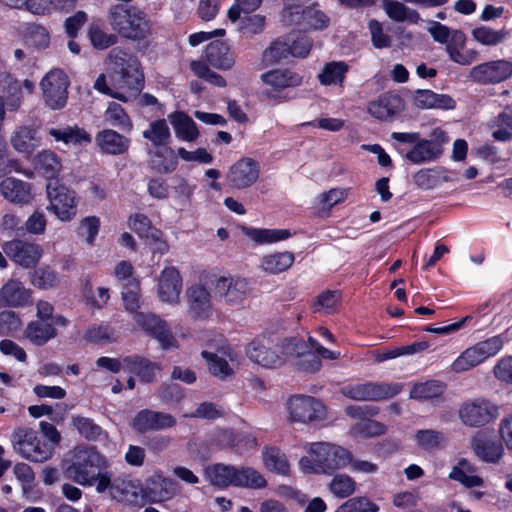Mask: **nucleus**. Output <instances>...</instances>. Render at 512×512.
Here are the masks:
<instances>
[{"mask_svg": "<svg viewBox=\"0 0 512 512\" xmlns=\"http://www.w3.org/2000/svg\"><path fill=\"white\" fill-rule=\"evenodd\" d=\"M117 68L108 75L100 74L94 88L105 95L127 102L137 96L143 86V73L140 64L134 57L119 58Z\"/></svg>", "mask_w": 512, "mask_h": 512, "instance_id": "f257e3e1", "label": "nucleus"}, {"mask_svg": "<svg viewBox=\"0 0 512 512\" xmlns=\"http://www.w3.org/2000/svg\"><path fill=\"white\" fill-rule=\"evenodd\" d=\"M391 139L398 153L416 165L437 160L443 153V145L449 141L441 128H435L430 139L421 138L418 132H392Z\"/></svg>", "mask_w": 512, "mask_h": 512, "instance_id": "f03ea898", "label": "nucleus"}, {"mask_svg": "<svg viewBox=\"0 0 512 512\" xmlns=\"http://www.w3.org/2000/svg\"><path fill=\"white\" fill-rule=\"evenodd\" d=\"M107 467V459L93 447L79 448L66 476L82 486H96L98 493H104L110 485V473L103 471Z\"/></svg>", "mask_w": 512, "mask_h": 512, "instance_id": "7ed1b4c3", "label": "nucleus"}, {"mask_svg": "<svg viewBox=\"0 0 512 512\" xmlns=\"http://www.w3.org/2000/svg\"><path fill=\"white\" fill-rule=\"evenodd\" d=\"M306 456L299 460V468L305 474L331 475L348 467L351 451L331 442H312L305 446Z\"/></svg>", "mask_w": 512, "mask_h": 512, "instance_id": "20e7f679", "label": "nucleus"}, {"mask_svg": "<svg viewBox=\"0 0 512 512\" xmlns=\"http://www.w3.org/2000/svg\"><path fill=\"white\" fill-rule=\"evenodd\" d=\"M111 29L122 38L143 41L152 35V21L143 10L136 6L115 4L107 14Z\"/></svg>", "mask_w": 512, "mask_h": 512, "instance_id": "39448f33", "label": "nucleus"}, {"mask_svg": "<svg viewBox=\"0 0 512 512\" xmlns=\"http://www.w3.org/2000/svg\"><path fill=\"white\" fill-rule=\"evenodd\" d=\"M297 351V345L289 339L275 341L268 336H260L246 347L248 358L264 368L282 366Z\"/></svg>", "mask_w": 512, "mask_h": 512, "instance_id": "423d86ee", "label": "nucleus"}, {"mask_svg": "<svg viewBox=\"0 0 512 512\" xmlns=\"http://www.w3.org/2000/svg\"><path fill=\"white\" fill-rule=\"evenodd\" d=\"M12 443L17 453L32 462H44L53 454V446L30 428H17L12 434Z\"/></svg>", "mask_w": 512, "mask_h": 512, "instance_id": "0eeeda50", "label": "nucleus"}, {"mask_svg": "<svg viewBox=\"0 0 512 512\" xmlns=\"http://www.w3.org/2000/svg\"><path fill=\"white\" fill-rule=\"evenodd\" d=\"M49 201L46 209L61 222H70L77 215V195L69 187L59 183H49L46 187Z\"/></svg>", "mask_w": 512, "mask_h": 512, "instance_id": "6e6552de", "label": "nucleus"}, {"mask_svg": "<svg viewBox=\"0 0 512 512\" xmlns=\"http://www.w3.org/2000/svg\"><path fill=\"white\" fill-rule=\"evenodd\" d=\"M402 390V384L387 382H365L347 384L341 393L355 401H379L396 396Z\"/></svg>", "mask_w": 512, "mask_h": 512, "instance_id": "1a4fd4ad", "label": "nucleus"}, {"mask_svg": "<svg viewBox=\"0 0 512 512\" xmlns=\"http://www.w3.org/2000/svg\"><path fill=\"white\" fill-rule=\"evenodd\" d=\"M69 84L68 76L62 70H50L40 82L45 104L53 110L63 108L68 99Z\"/></svg>", "mask_w": 512, "mask_h": 512, "instance_id": "9d476101", "label": "nucleus"}, {"mask_svg": "<svg viewBox=\"0 0 512 512\" xmlns=\"http://www.w3.org/2000/svg\"><path fill=\"white\" fill-rule=\"evenodd\" d=\"M498 407L485 398H475L463 402L459 408V418L470 427H481L494 420Z\"/></svg>", "mask_w": 512, "mask_h": 512, "instance_id": "9b49d317", "label": "nucleus"}, {"mask_svg": "<svg viewBox=\"0 0 512 512\" xmlns=\"http://www.w3.org/2000/svg\"><path fill=\"white\" fill-rule=\"evenodd\" d=\"M2 250L11 261L26 269L35 267L43 256L41 245L23 239L4 242Z\"/></svg>", "mask_w": 512, "mask_h": 512, "instance_id": "f8f14e48", "label": "nucleus"}, {"mask_svg": "<svg viewBox=\"0 0 512 512\" xmlns=\"http://www.w3.org/2000/svg\"><path fill=\"white\" fill-rule=\"evenodd\" d=\"M261 80L266 86L263 93L268 98L279 99L284 89L301 86L303 76L292 69L277 68L262 74Z\"/></svg>", "mask_w": 512, "mask_h": 512, "instance_id": "ddd939ff", "label": "nucleus"}, {"mask_svg": "<svg viewBox=\"0 0 512 512\" xmlns=\"http://www.w3.org/2000/svg\"><path fill=\"white\" fill-rule=\"evenodd\" d=\"M259 176V163L250 157H243L229 167L225 178L229 187L243 190L254 185Z\"/></svg>", "mask_w": 512, "mask_h": 512, "instance_id": "4468645a", "label": "nucleus"}, {"mask_svg": "<svg viewBox=\"0 0 512 512\" xmlns=\"http://www.w3.org/2000/svg\"><path fill=\"white\" fill-rule=\"evenodd\" d=\"M287 410L291 422L307 423L325 417L324 405L310 396L296 395L291 397L287 402Z\"/></svg>", "mask_w": 512, "mask_h": 512, "instance_id": "2eb2a0df", "label": "nucleus"}, {"mask_svg": "<svg viewBox=\"0 0 512 512\" xmlns=\"http://www.w3.org/2000/svg\"><path fill=\"white\" fill-rule=\"evenodd\" d=\"M133 320L145 333L159 341L163 349L177 347V340L173 336L165 320L153 313L136 312Z\"/></svg>", "mask_w": 512, "mask_h": 512, "instance_id": "dca6fc26", "label": "nucleus"}, {"mask_svg": "<svg viewBox=\"0 0 512 512\" xmlns=\"http://www.w3.org/2000/svg\"><path fill=\"white\" fill-rule=\"evenodd\" d=\"M215 296L231 307L241 306L249 292V283L245 278L222 276L214 284Z\"/></svg>", "mask_w": 512, "mask_h": 512, "instance_id": "f3484780", "label": "nucleus"}, {"mask_svg": "<svg viewBox=\"0 0 512 512\" xmlns=\"http://www.w3.org/2000/svg\"><path fill=\"white\" fill-rule=\"evenodd\" d=\"M175 424L176 419L171 414L149 409L139 411L131 421L132 429L141 434L166 430Z\"/></svg>", "mask_w": 512, "mask_h": 512, "instance_id": "a211bd4d", "label": "nucleus"}, {"mask_svg": "<svg viewBox=\"0 0 512 512\" xmlns=\"http://www.w3.org/2000/svg\"><path fill=\"white\" fill-rule=\"evenodd\" d=\"M110 495L118 502L132 505H141L144 502V489L138 479L128 477H118L112 481L108 487Z\"/></svg>", "mask_w": 512, "mask_h": 512, "instance_id": "6ab92c4d", "label": "nucleus"}, {"mask_svg": "<svg viewBox=\"0 0 512 512\" xmlns=\"http://www.w3.org/2000/svg\"><path fill=\"white\" fill-rule=\"evenodd\" d=\"M512 75V62L507 60L489 61L473 67L470 77L479 83H500Z\"/></svg>", "mask_w": 512, "mask_h": 512, "instance_id": "aec40b11", "label": "nucleus"}, {"mask_svg": "<svg viewBox=\"0 0 512 512\" xmlns=\"http://www.w3.org/2000/svg\"><path fill=\"white\" fill-rule=\"evenodd\" d=\"M144 501L160 503L172 499L178 493V484L160 473H154L145 483Z\"/></svg>", "mask_w": 512, "mask_h": 512, "instance_id": "412c9836", "label": "nucleus"}, {"mask_svg": "<svg viewBox=\"0 0 512 512\" xmlns=\"http://www.w3.org/2000/svg\"><path fill=\"white\" fill-rule=\"evenodd\" d=\"M182 290V277L173 267H165L158 277L157 294L162 302L175 305L179 302Z\"/></svg>", "mask_w": 512, "mask_h": 512, "instance_id": "4be33fe9", "label": "nucleus"}, {"mask_svg": "<svg viewBox=\"0 0 512 512\" xmlns=\"http://www.w3.org/2000/svg\"><path fill=\"white\" fill-rule=\"evenodd\" d=\"M188 312L192 318L208 319L213 306L209 290L202 284H194L186 290Z\"/></svg>", "mask_w": 512, "mask_h": 512, "instance_id": "5701e85b", "label": "nucleus"}, {"mask_svg": "<svg viewBox=\"0 0 512 512\" xmlns=\"http://www.w3.org/2000/svg\"><path fill=\"white\" fill-rule=\"evenodd\" d=\"M467 37L459 29H454L451 41L445 46L450 61L460 66H469L477 60L478 52L466 47Z\"/></svg>", "mask_w": 512, "mask_h": 512, "instance_id": "b1692460", "label": "nucleus"}, {"mask_svg": "<svg viewBox=\"0 0 512 512\" xmlns=\"http://www.w3.org/2000/svg\"><path fill=\"white\" fill-rule=\"evenodd\" d=\"M32 292L17 279L8 280L0 289V307H25L32 302Z\"/></svg>", "mask_w": 512, "mask_h": 512, "instance_id": "393cba45", "label": "nucleus"}, {"mask_svg": "<svg viewBox=\"0 0 512 512\" xmlns=\"http://www.w3.org/2000/svg\"><path fill=\"white\" fill-rule=\"evenodd\" d=\"M402 109V99L395 93L385 92L367 104V112L374 118L387 121Z\"/></svg>", "mask_w": 512, "mask_h": 512, "instance_id": "a878e982", "label": "nucleus"}, {"mask_svg": "<svg viewBox=\"0 0 512 512\" xmlns=\"http://www.w3.org/2000/svg\"><path fill=\"white\" fill-rule=\"evenodd\" d=\"M471 448L476 457L487 463H498L504 454L502 444L483 432L472 438Z\"/></svg>", "mask_w": 512, "mask_h": 512, "instance_id": "bb28decb", "label": "nucleus"}, {"mask_svg": "<svg viewBox=\"0 0 512 512\" xmlns=\"http://www.w3.org/2000/svg\"><path fill=\"white\" fill-rule=\"evenodd\" d=\"M0 193L6 200L18 205L29 204L34 198L32 184L14 177L1 181Z\"/></svg>", "mask_w": 512, "mask_h": 512, "instance_id": "cd10ccee", "label": "nucleus"}, {"mask_svg": "<svg viewBox=\"0 0 512 512\" xmlns=\"http://www.w3.org/2000/svg\"><path fill=\"white\" fill-rule=\"evenodd\" d=\"M477 471V467L468 459L460 458L452 467L448 477L466 488L482 487L484 480Z\"/></svg>", "mask_w": 512, "mask_h": 512, "instance_id": "c85d7f7f", "label": "nucleus"}, {"mask_svg": "<svg viewBox=\"0 0 512 512\" xmlns=\"http://www.w3.org/2000/svg\"><path fill=\"white\" fill-rule=\"evenodd\" d=\"M413 105L419 109L451 110L456 106L455 100L446 94L431 90H417L412 97Z\"/></svg>", "mask_w": 512, "mask_h": 512, "instance_id": "c756f323", "label": "nucleus"}, {"mask_svg": "<svg viewBox=\"0 0 512 512\" xmlns=\"http://www.w3.org/2000/svg\"><path fill=\"white\" fill-rule=\"evenodd\" d=\"M95 141L101 151L110 155H120L128 151L130 140L112 129L100 131Z\"/></svg>", "mask_w": 512, "mask_h": 512, "instance_id": "7c9ffc66", "label": "nucleus"}, {"mask_svg": "<svg viewBox=\"0 0 512 512\" xmlns=\"http://www.w3.org/2000/svg\"><path fill=\"white\" fill-rule=\"evenodd\" d=\"M349 65L345 61H330L323 65L317 79L323 86L343 87Z\"/></svg>", "mask_w": 512, "mask_h": 512, "instance_id": "2f4dec72", "label": "nucleus"}, {"mask_svg": "<svg viewBox=\"0 0 512 512\" xmlns=\"http://www.w3.org/2000/svg\"><path fill=\"white\" fill-rule=\"evenodd\" d=\"M206 59L213 67L221 70L230 69L235 63L233 53L223 41H214L207 45Z\"/></svg>", "mask_w": 512, "mask_h": 512, "instance_id": "473e14b6", "label": "nucleus"}, {"mask_svg": "<svg viewBox=\"0 0 512 512\" xmlns=\"http://www.w3.org/2000/svg\"><path fill=\"white\" fill-rule=\"evenodd\" d=\"M236 466L215 463L207 465L204 468V476L206 480L213 486L226 488L234 486V478Z\"/></svg>", "mask_w": 512, "mask_h": 512, "instance_id": "72a5a7b5", "label": "nucleus"}, {"mask_svg": "<svg viewBox=\"0 0 512 512\" xmlns=\"http://www.w3.org/2000/svg\"><path fill=\"white\" fill-rule=\"evenodd\" d=\"M170 123L174 129L175 136L179 140L194 142L199 137L196 123L184 112H174L169 115Z\"/></svg>", "mask_w": 512, "mask_h": 512, "instance_id": "f704fd0d", "label": "nucleus"}, {"mask_svg": "<svg viewBox=\"0 0 512 512\" xmlns=\"http://www.w3.org/2000/svg\"><path fill=\"white\" fill-rule=\"evenodd\" d=\"M10 141L16 151L25 154H31L40 146V137L37 135V130L30 126L16 128Z\"/></svg>", "mask_w": 512, "mask_h": 512, "instance_id": "c9c22d12", "label": "nucleus"}, {"mask_svg": "<svg viewBox=\"0 0 512 512\" xmlns=\"http://www.w3.org/2000/svg\"><path fill=\"white\" fill-rule=\"evenodd\" d=\"M487 127L491 136L499 142H507L512 139V109L505 108L502 112L489 120Z\"/></svg>", "mask_w": 512, "mask_h": 512, "instance_id": "e433bc0d", "label": "nucleus"}, {"mask_svg": "<svg viewBox=\"0 0 512 512\" xmlns=\"http://www.w3.org/2000/svg\"><path fill=\"white\" fill-rule=\"evenodd\" d=\"M126 371L133 373L144 382H151L155 379L160 366L139 356L125 357Z\"/></svg>", "mask_w": 512, "mask_h": 512, "instance_id": "4c0bfd02", "label": "nucleus"}, {"mask_svg": "<svg viewBox=\"0 0 512 512\" xmlns=\"http://www.w3.org/2000/svg\"><path fill=\"white\" fill-rule=\"evenodd\" d=\"M294 260V254L291 252H276L263 256L260 267L264 272L275 275L288 270Z\"/></svg>", "mask_w": 512, "mask_h": 512, "instance_id": "58836bf2", "label": "nucleus"}, {"mask_svg": "<svg viewBox=\"0 0 512 512\" xmlns=\"http://www.w3.org/2000/svg\"><path fill=\"white\" fill-rule=\"evenodd\" d=\"M57 335L52 323L40 320L30 322L25 329V337L37 346L44 345Z\"/></svg>", "mask_w": 512, "mask_h": 512, "instance_id": "ea45409f", "label": "nucleus"}, {"mask_svg": "<svg viewBox=\"0 0 512 512\" xmlns=\"http://www.w3.org/2000/svg\"><path fill=\"white\" fill-rule=\"evenodd\" d=\"M35 168L47 179H55L62 171L61 159L50 150H43L35 158Z\"/></svg>", "mask_w": 512, "mask_h": 512, "instance_id": "a19ab883", "label": "nucleus"}, {"mask_svg": "<svg viewBox=\"0 0 512 512\" xmlns=\"http://www.w3.org/2000/svg\"><path fill=\"white\" fill-rule=\"evenodd\" d=\"M243 233L257 244H271L290 237L289 230L286 229H264L243 227Z\"/></svg>", "mask_w": 512, "mask_h": 512, "instance_id": "79ce46f5", "label": "nucleus"}, {"mask_svg": "<svg viewBox=\"0 0 512 512\" xmlns=\"http://www.w3.org/2000/svg\"><path fill=\"white\" fill-rule=\"evenodd\" d=\"M262 460L264 466L274 473L287 475L290 471L288 459L278 447H265L262 451Z\"/></svg>", "mask_w": 512, "mask_h": 512, "instance_id": "37998d69", "label": "nucleus"}, {"mask_svg": "<svg viewBox=\"0 0 512 512\" xmlns=\"http://www.w3.org/2000/svg\"><path fill=\"white\" fill-rule=\"evenodd\" d=\"M234 487L247 489H263L267 486L264 476L251 467H236Z\"/></svg>", "mask_w": 512, "mask_h": 512, "instance_id": "c03bdc74", "label": "nucleus"}, {"mask_svg": "<svg viewBox=\"0 0 512 512\" xmlns=\"http://www.w3.org/2000/svg\"><path fill=\"white\" fill-rule=\"evenodd\" d=\"M381 7L387 16L395 22L417 23L420 20L419 14L407 7L405 4L396 0H383Z\"/></svg>", "mask_w": 512, "mask_h": 512, "instance_id": "a18cd8bd", "label": "nucleus"}, {"mask_svg": "<svg viewBox=\"0 0 512 512\" xmlns=\"http://www.w3.org/2000/svg\"><path fill=\"white\" fill-rule=\"evenodd\" d=\"M506 337L503 334L489 337L483 341H479L469 348L477 355L478 359L483 363L487 359L496 356L503 348Z\"/></svg>", "mask_w": 512, "mask_h": 512, "instance_id": "49530a36", "label": "nucleus"}, {"mask_svg": "<svg viewBox=\"0 0 512 512\" xmlns=\"http://www.w3.org/2000/svg\"><path fill=\"white\" fill-rule=\"evenodd\" d=\"M446 385L437 380L420 382L413 385L410 398L415 400H432L442 396Z\"/></svg>", "mask_w": 512, "mask_h": 512, "instance_id": "de8ad7c7", "label": "nucleus"}, {"mask_svg": "<svg viewBox=\"0 0 512 512\" xmlns=\"http://www.w3.org/2000/svg\"><path fill=\"white\" fill-rule=\"evenodd\" d=\"M330 493L338 499H348L357 490V483L351 476L339 473L333 476L328 484Z\"/></svg>", "mask_w": 512, "mask_h": 512, "instance_id": "09e8293b", "label": "nucleus"}, {"mask_svg": "<svg viewBox=\"0 0 512 512\" xmlns=\"http://www.w3.org/2000/svg\"><path fill=\"white\" fill-rule=\"evenodd\" d=\"M49 135L56 141H62L65 144H82L91 142V136L85 130L78 127L66 126L63 128H51L49 129Z\"/></svg>", "mask_w": 512, "mask_h": 512, "instance_id": "8fccbe9b", "label": "nucleus"}, {"mask_svg": "<svg viewBox=\"0 0 512 512\" xmlns=\"http://www.w3.org/2000/svg\"><path fill=\"white\" fill-rule=\"evenodd\" d=\"M341 301V293L338 290H326L320 293L312 303L315 313L333 314Z\"/></svg>", "mask_w": 512, "mask_h": 512, "instance_id": "3c124183", "label": "nucleus"}, {"mask_svg": "<svg viewBox=\"0 0 512 512\" xmlns=\"http://www.w3.org/2000/svg\"><path fill=\"white\" fill-rule=\"evenodd\" d=\"M143 137L149 140L155 147H165L171 137L170 129L164 119L153 121L143 131Z\"/></svg>", "mask_w": 512, "mask_h": 512, "instance_id": "603ef678", "label": "nucleus"}, {"mask_svg": "<svg viewBox=\"0 0 512 512\" xmlns=\"http://www.w3.org/2000/svg\"><path fill=\"white\" fill-rule=\"evenodd\" d=\"M380 507L368 496H354L346 499L333 512H379Z\"/></svg>", "mask_w": 512, "mask_h": 512, "instance_id": "864d4df0", "label": "nucleus"}, {"mask_svg": "<svg viewBox=\"0 0 512 512\" xmlns=\"http://www.w3.org/2000/svg\"><path fill=\"white\" fill-rule=\"evenodd\" d=\"M104 119L110 125L124 131H130L133 127L132 121L122 106L116 102L109 103Z\"/></svg>", "mask_w": 512, "mask_h": 512, "instance_id": "5fc2aeb1", "label": "nucleus"}, {"mask_svg": "<svg viewBox=\"0 0 512 512\" xmlns=\"http://www.w3.org/2000/svg\"><path fill=\"white\" fill-rule=\"evenodd\" d=\"M504 29L494 30L488 26L476 27L472 30L473 39L481 45L496 46L502 43L507 37Z\"/></svg>", "mask_w": 512, "mask_h": 512, "instance_id": "6e6d98bb", "label": "nucleus"}, {"mask_svg": "<svg viewBox=\"0 0 512 512\" xmlns=\"http://www.w3.org/2000/svg\"><path fill=\"white\" fill-rule=\"evenodd\" d=\"M329 17L315 7H307L301 15V23L297 26L313 30H323L329 26Z\"/></svg>", "mask_w": 512, "mask_h": 512, "instance_id": "4d7b16f0", "label": "nucleus"}, {"mask_svg": "<svg viewBox=\"0 0 512 512\" xmlns=\"http://www.w3.org/2000/svg\"><path fill=\"white\" fill-rule=\"evenodd\" d=\"M310 0H283L284 8L282 12V21L285 25L291 26L301 23L302 12L305 11Z\"/></svg>", "mask_w": 512, "mask_h": 512, "instance_id": "13d9d810", "label": "nucleus"}, {"mask_svg": "<svg viewBox=\"0 0 512 512\" xmlns=\"http://www.w3.org/2000/svg\"><path fill=\"white\" fill-rule=\"evenodd\" d=\"M72 423L78 432L88 440L95 441L99 440L103 435L105 436L102 428L90 418L73 416Z\"/></svg>", "mask_w": 512, "mask_h": 512, "instance_id": "bf43d9fd", "label": "nucleus"}, {"mask_svg": "<svg viewBox=\"0 0 512 512\" xmlns=\"http://www.w3.org/2000/svg\"><path fill=\"white\" fill-rule=\"evenodd\" d=\"M290 56L289 42L285 38L274 41L264 52L263 61L266 65H272Z\"/></svg>", "mask_w": 512, "mask_h": 512, "instance_id": "052dcab7", "label": "nucleus"}, {"mask_svg": "<svg viewBox=\"0 0 512 512\" xmlns=\"http://www.w3.org/2000/svg\"><path fill=\"white\" fill-rule=\"evenodd\" d=\"M88 36L95 49L104 50L117 42L114 34L107 33L98 24L92 23L89 27Z\"/></svg>", "mask_w": 512, "mask_h": 512, "instance_id": "680f3d73", "label": "nucleus"}, {"mask_svg": "<svg viewBox=\"0 0 512 512\" xmlns=\"http://www.w3.org/2000/svg\"><path fill=\"white\" fill-rule=\"evenodd\" d=\"M286 39L289 42L291 56L305 58L310 53L312 41L305 34L291 33Z\"/></svg>", "mask_w": 512, "mask_h": 512, "instance_id": "e2e57ef3", "label": "nucleus"}, {"mask_svg": "<svg viewBox=\"0 0 512 512\" xmlns=\"http://www.w3.org/2000/svg\"><path fill=\"white\" fill-rule=\"evenodd\" d=\"M354 436L373 437L385 433V426L380 422L374 421L371 417H367L362 421H358L351 428Z\"/></svg>", "mask_w": 512, "mask_h": 512, "instance_id": "0e129e2a", "label": "nucleus"}, {"mask_svg": "<svg viewBox=\"0 0 512 512\" xmlns=\"http://www.w3.org/2000/svg\"><path fill=\"white\" fill-rule=\"evenodd\" d=\"M414 438L417 446L424 450L435 449L445 440L441 432L430 429L417 431Z\"/></svg>", "mask_w": 512, "mask_h": 512, "instance_id": "69168bd1", "label": "nucleus"}, {"mask_svg": "<svg viewBox=\"0 0 512 512\" xmlns=\"http://www.w3.org/2000/svg\"><path fill=\"white\" fill-rule=\"evenodd\" d=\"M59 282L57 273L49 267L36 269L32 276V284L40 289L55 287Z\"/></svg>", "mask_w": 512, "mask_h": 512, "instance_id": "338daca9", "label": "nucleus"}, {"mask_svg": "<svg viewBox=\"0 0 512 512\" xmlns=\"http://www.w3.org/2000/svg\"><path fill=\"white\" fill-rule=\"evenodd\" d=\"M25 39L30 45L44 48L48 46L50 37L45 27L37 24H29L25 29Z\"/></svg>", "mask_w": 512, "mask_h": 512, "instance_id": "774afa93", "label": "nucleus"}]
</instances>
